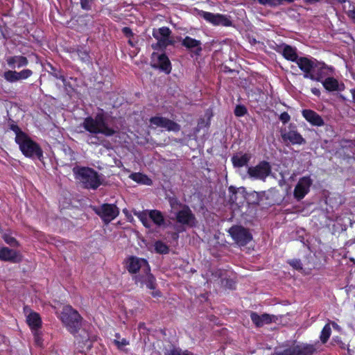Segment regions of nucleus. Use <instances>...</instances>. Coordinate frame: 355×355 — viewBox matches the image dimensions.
I'll use <instances>...</instances> for the list:
<instances>
[{
	"label": "nucleus",
	"instance_id": "56",
	"mask_svg": "<svg viewBox=\"0 0 355 355\" xmlns=\"http://www.w3.org/2000/svg\"><path fill=\"white\" fill-rule=\"evenodd\" d=\"M283 1L292 2V1H293V0H282V3Z\"/></svg>",
	"mask_w": 355,
	"mask_h": 355
},
{
	"label": "nucleus",
	"instance_id": "52",
	"mask_svg": "<svg viewBox=\"0 0 355 355\" xmlns=\"http://www.w3.org/2000/svg\"><path fill=\"white\" fill-rule=\"evenodd\" d=\"M311 92L313 94H314L316 96H319L320 95V90L317 88H313L311 89Z\"/></svg>",
	"mask_w": 355,
	"mask_h": 355
},
{
	"label": "nucleus",
	"instance_id": "32",
	"mask_svg": "<svg viewBox=\"0 0 355 355\" xmlns=\"http://www.w3.org/2000/svg\"><path fill=\"white\" fill-rule=\"evenodd\" d=\"M130 178L138 183L146 185H150L152 184V180L150 178L139 173H132L130 175Z\"/></svg>",
	"mask_w": 355,
	"mask_h": 355
},
{
	"label": "nucleus",
	"instance_id": "6",
	"mask_svg": "<svg viewBox=\"0 0 355 355\" xmlns=\"http://www.w3.org/2000/svg\"><path fill=\"white\" fill-rule=\"evenodd\" d=\"M153 36L157 41L152 44L153 49H165L169 45H173L174 41L171 37V31L168 27H161L153 30Z\"/></svg>",
	"mask_w": 355,
	"mask_h": 355
},
{
	"label": "nucleus",
	"instance_id": "37",
	"mask_svg": "<svg viewBox=\"0 0 355 355\" xmlns=\"http://www.w3.org/2000/svg\"><path fill=\"white\" fill-rule=\"evenodd\" d=\"M33 74V71L30 69H23L19 72L17 71V81L29 78Z\"/></svg>",
	"mask_w": 355,
	"mask_h": 355
},
{
	"label": "nucleus",
	"instance_id": "20",
	"mask_svg": "<svg viewBox=\"0 0 355 355\" xmlns=\"http://www.w3.org/2000/svg\"><path fill=\"white\" fill-rule=\"evenodd\" d=\"M315 65V70L314 72L313 71L312 75L317 79H311L312 80L322 82L324 77L331 74L333 72V69L323 62H319L316 60Z\"/></svg>",
	"mask_w": 355,
	"mask_h": 355
},
{
	"label": "nucleus",
	"instance_id": "17",
	"mask_svg": "<svg viewBox=\"0 0 355 355\" xmlns=\"http://www.w3.org/2000/svg\"><path fill=\"white\" fill-rule=\"evenodd\" d=\"M312 182V180L309 176L300 178L294 189V196L297 200L302 199L309 191Z\"/></svg>",
	"mask_w": 355,
	"mask_h": 355
},
{
	"label": "nucleus",
	"instance_id": "53",
	"mask_svg": "<svg viewBox=\"0 0 355 355\" xmlns=\"http://www.w3.org/2000/svg\"><path fill=\"white\" fill-rule=\"evenodd\" d=\"M350 92L352 95L353 101L355 103V89H351Z\"/></svg>",
	"mask_w": 355,
	"mask_h": 355
},
{
	"label": "nucleus",
	"instance_id": "25",
	"mask_svg": "<svg viewBox=\"0 0 355 355\" xmlns=\"http://www.w3.org/2000/svg\"><path fill=\"white\" fill-rule=\"evenodd\" d=\"M182 44L187 49L193 50L196 54L199 55L202 51L201 42L191 37L186 36L182 41Z\"/></svg>",
	"mask_w": 355,
	"mask_h": 355
},
{
	"label": "nucleus",
	"instance_id": "51",
	"mask_svg": "<svg viewBox=\"0 0 355 355\" xmlns=\"http://www.w3.org/2000/svg\"><path fill=\"white\" fill-rule=\"evenodd\" d=\"M348 16L354 21L355 23V11H349L348 13Z\"/></svg>",
	"mask_w": 355,
	"mask_h": 355
},
{
	"label": "nucleus",
	"instance_id": "35",
	"mask_svg": "<svg viewBox=\"0 0 355 355\" xmlns=\"http://www.w3.org/2000/svg\"><path fill=\"white\" fill-rule=\"evenodd\" d=\"M3 76L5 80L9 83H14L17 81L16 71L8 70L5 71Z\"/></svg>",
	"mask_w": 355,
	"mask_h": 355
},
{
	"label": "nucleus",
	"instance_id": "15",
	"mask_svg": "<svg viewBox=\"0 0 355 355\" xmlns=\"http://www.w3.org/2000/svg\"><path fill=\"white\" fill-rule=\"evenodd\" d=\"M150 123L155 127L162 128L168 131L178 132L180 130V126L177 123L162 116L152 117Z\"/></svg>",
	"mask_w": 355,
	"mask_h": 355
},
{
	"label": "nucleus",
	"instance_id": "36",
	"mask_svg": "<svg viewBox=\"0 0 355 355\" xmlns=\"http://www.w3.org/2000/svg\"><path fill=\"white\" fill-rule=\"evenodd\" d=\"M155 248L156 252L160 254H166L168 252V246L162 241H157L155 243Z\"/></svg>",
	"mask_w": 355,
	"mask_h": 355
},
{
	"label": "nucleus",
	"instance_id": "47",
	"mask_svg": "<svg viewBox=\"0 0 355 355\" xmlns=\"http://www.w3.org/2000/svg\"><path fill=\"white\" fill-rule=\"evenodd\" d=\"M169 202H170V205L172 207V209H177L178 207H181V204L179 203L178 200L175 198H170L169 200Z\"/></svg>",
	"mask_w": 355,
	"mask_h": 355
},
{
	"label": "nucleus",
	"instance_id": "55",
	"mask_svg": "<svg viewBox=\"0 0 355 355\" xmlns=\"http://www.w3.org/2000/svg\"><path fill=\"white\" fill-rule=\"evenodd\" d=\"M153 295L154 296H159V293L158 292H155V293H153Z\"/></svg>",
	"mask_w": 355,
	"mask_h": 355
},
{
	"label": "nucleus",
	"instance_id": "24",
	"mask_svg": "<svg viewBox=\"0 0 355 355\" xmlns=\"http://www.w3.org/2000/svg\"><path fill=\"white\" fill-rule=\"evenodd\" d=\"M298 355H313L319 348V344H309L305 343H297Z\"/></svg>",
	"mask_w": 355,
	"mask_h": 355
},
{
	"label": "nucleus",
	"instance_id": "44",
	"mask_svg": "<svg viewBox=\"0 0 355 355\" xmlns=\"http://www.w3.org/2000/svg\"><path fill=\"white\" fill-rule=\"evenodd\" d=\"M51 68L52 69V72H51V75L53 76L57 79H60L62 81H64V76L62 75L60 71L54 69L52 66H51Z\"/></svg>",
	"mask_w": 355,
	"mask_h": 355
},
{
	"label": "nucleus",
	"instance_id": "48",
	"mask_svg": "<svg viewBox=\"0 0 355 355\" xmlns=\"http://www.w3.org/2000/svg\"><path fill=\"white\" fill-rule=\"evenodd\" d=\"M291 117L289 116V114L284 112L283 113H282L279 116V119L284 123H286L287 122L289 121Z\"/></svg>",
	"mask_w": 355,
	"mask_h": 355
},
{
	"label": "nucleus",
	"instance_id": "57",
	"mask_svg": "<svg viewBox=\"0 0 355 355\" xmlns=\"http://www.w3.org/2000/svg\"><path fill=\"white\" fill-rule=\"evenodd\" d=\"M128 43H129L131 46H133V44H132V41H131L130 40L128 41Z\"/></svg>",
	"mask_w": 355,
	"mask_h": 355
},
{
	"label": "nucleus",
	"instance_id": "40",
	"mask_svg": "<svg viewBox=\"0 0 355 355\" xmlns=\"http://www.w3.org/2000/svg\"><path fill=\"white\" fill-rule=\"evenodd\" d=\"M76 53L83 62H89V55L86 50L78 49Z\"/></svg>",
	"mask_w": 355,
	"mask_h": 355
},
{
	"label": "nucleus",
	"instance_id": "8",
	"mask_svg": "<svg viewBox=\"0 0 355 355\" xmlns=\"http://www.w3.org/2000/svg\"><path fill=\"white\" fill-rule=\"evenodd\" d=\"M200 17H202L209 23L214 26H232V21L230 17L222 15V14H214L209 12L200 10L198 12Z\"/></svg>",
	"mask_w": 355,
	"mask_h": 355
},
{
	"label": "nucleus",
	"instance_id": "3",
	"mask_svg": "<svg viewBox=\"0 0 355 355\" xmlns=\"http://www.w3.org/2000/svg\"><path fill=\"white\" fill-rule=\"evenodd\" d=\"M75 178L86 189H97L101 184L98 173L88 167L75 166L73 168Z\"/></svg>",
	"mask_w": 355,
	"mask_h": 355
},
{
	"label": "nucleus",
	"instance_id": "13",
	"mask_svg": "<svg viewBox=\"0 0 355 355\" xmlns=\"http://www.w3.org/2000/svg\"><path fill=\"white\" fill-rule=\"evenodd\" d=\"M176 221L183 225L192 227L196 223V218L188 206L184 205L175 214Z\"/></svg>",
	"mask_w": 355,
	"mask_h": 355
},
{
	"label": "nucleus",
	"instance_id": "46",
	"mask_svg": "<svg viewBox=\"0 0 355 355\" xmlns=\"http://www.w3.org/2000/svg\"><path fill=\"white\" fill-rule=\"evenodd\" d=\"M33 331H34V340H35V344L38 346H41L42 344L41 336L38 334L37 330Z\"/></svg>",
	"mask_w": 355,
	"mask_h": 355
},
{
	"label": "nucleus",
	"instance_id": "58",
	"mask_svg": "<svg viewBox=\"0 0 355 355\" xmlns=\"http://www.w3.org/2000/svg\"><path fill=\"white\" fill-rule=\"evenodd\" d=\"M91 143H92V144H97V143H96V142H94V141H92Z\"/></svg>",
	"mask_w": 355,
	"mask_h": 355
},
{
	"label": "nucleus",
	"instance_id": "31",
	"mask_svg": "<svg viewBox=\"0 0 355 355\" xmlns=\"http://www.w3.org/2000/svg\"><path fill=\"white\" fill-rule=\"evenodd\" d=\"M275 354L276 355H298L297 344L294 343L284 349L279 348L276 350Z\"/></svg>",
	"mask_w": 355,
	"mask_h": 355
},
{
	"label": "nucleus",
	"instance_id": "21",
	"mask_svg": "<svg viewBox=\"0 0 355 355\" xmlns=\"http://www.w3.org/2000/svg\"><path fill=\"white\" fill-rule=\"evenodd\" d=\"M277 51L282 53L284 58L292 62H295L299 58L296 49L286 44L279 45Z\"/></svg>",
	"mask_w": 355,
	"mask_h": 355
},
{
	"label": "nucleus",
	"instance_id": "49",
	"mask_svg": "<svg viewBox=\"0 0 355 355\" xmlns=\"http://www.w3.org/2000/svg\"><path fill=\"white\" fill-rule=\"evenodd\" d=\"M114 343L117 345L119 348H121L129 344L128 341L125 338H123L121 340H115Z\"/></svg>",
	"mask_w": 355,
	"mask_h": 355
},
{
	"label": "nucleus",
	"instance_id": "26",
	"mask_svg": "<svg viewBox=\"0 0 355 355\" xmlns=\"http://www.w3.org/2000/svg\"><path fill=\"white\" fill-rule=\"evenodd\" d=\"M6 62L11 68H21L28 64L27 58L22 55L10 56L6 58Z\"/></svg>",
	"mask_w": 355,
	"mask_h": 355
},
{
	"label": "nucleus",
	"instance_id": "45",
	"mask_svg": "<svg viewBox=\"0 0 355 355\" xmlns=\"http://www.w3.org/2000/svg\"><path fill=\"white\" fill-rule=\"evenodd\" d=\"M92 0H80L81 8L84 10H89L91 9Z\"/></svg>",
	"mask_w": 355,
	"mask_h": 355
},
{
	"label": "nucleus",
	"instance_id": "12",
	"mask_svg": "<svg viewBox=\"0 0 355 355\" xmlns=\"http://www.w3.org/2000/svg\"><path fill=\"white\" fill-rule=\"evenodd\" d=\"M295 63L298 67L304 72V78L309 79H316L312 75L313 71L315 70L316 60L309 59L306 57H299Z\"/></svg>",
	"mask_w": 355,
	"mask_h": 355
},
{
	"label": "nucleus",
	"instance_id": "38",
	"mask_svg": "<svg viewBox=\"0 0 355 355\" xmlns=\"http://www.w3.org/2000/svg\"><path fill=\"white\" fill-rule=\"evenodd\" d=\"M33 74V71L30 69H23L19 72L17 71V81L29 78Z\"/></svg>",
	"mask_w": 355,
	"mask_h": 355
},
{
	"label": "nucleus",
	"instance_id": "41",
	"mask_svg": "<svg viewBox=\"0 0 355 355\" xmlns=\"http://www.w3.org/2000/svg\"><path fill=\"white\" fill-rule=\"evenodd\" d=\"M246 112L247 110L243 105H237L234 110V114L236 116H242Z\"/></svg>",
	"mask_w": 355,
	"mask_h": 355
},
{
	"label": "nucleus",
	"instance_id": "7",
	"mask_svg": "<svg viewBox=\"0 0 355 355\" xmlns=\"http://www.w3.org/2000/svg\"><path fill=\"white\" fill-rule=\"evenodd\" d=\"M94 212L107 224L116 218L119 214V208L114 204H103L99 207H94Z\"/></svg>",
	"mask_w": 355,
	"mask_h": 355
},
{
	"label": "nucleus",
	"instance_id": "16",
	"mask_svg": "<svg viewBox=\"0 0 355 355\" xmlns=\"http://www.w3.org/2000/svg\"><path fill=\"white\" fill-rule=\"evenodd\" d=\"M134 279L136 284L139 285L140 287H144L145 286L149 289L153 290L155 288V279L150 272V270L141 272V273L136 275L134 277Z\"/></svg>",
	"mask_w": 355,
	"mask_h": 355
},
{
	"label": "nucleus",
	"instance_id": "34",
	"mask_svg": "<svg viewBox=\"0 0 355 355\" xmlns=\"http://www.w3.org/2000/svg\"><path fill=\"white\" fill-rule=\"evenodd\" d=\"M331 330L330 325L329 324H327L322 329L321 334H320V340L322 343H325L328 340V339L331 335Z\"/></svg>",
	"mask_w": 355,
	"mask_h": 355
},
{
	"label": "nucleus",
	"instance_id": "54",
	"mask_svg": "<svg viewBox=\"0 0 355 355\" xmlns=\"http://www.w3.org/2000/svg\"><path fill=\"white\" fill-rule=\"evenodd\" d=\"M227 284L229 283V288H233V285H234V282L232 281H229V280H227Z\"/></svg>",
	"mask_w": 355,
	"mask_h": 355
},
{
	"label": "nucleus",
	"instance_id": "43",
	"mask_svg": "<svg viewBox=\"0 0 355 355\" xmlns=\"http://www.w3.org/2000/svg\"><path fill=\"white\" fill-rule=\"evenodd\" d=\"M289 264L296 270L302 269V263L299 259H293L289 261Z\"/></svg>",
	"mask_w": 355,
	"mask_h": 355
},
{
	"label": "nucleus",
	"instance_id": "18",
	"mask_svg": "<svg viewBox=\"0 0 355 355\" xmlns=\"http://www.w3.org/2000/svg\"><path fill=\"white\" fill-rule=\"evenodd\" d=\"M0 260L19 263L22 260V256L19 251L0 246Z\"/></svg>",
	"mask_w": 355,
	"mask_h": 355
},
{
	"label": "nucleus",
	"instance_id": "9",
	"mask_svg": "<svg viewBox=\"0 0 355 355\" xmlns=\"http://www.w3.org/2000/svg\"><path fill=\"white\" fill-rule=\"evenodd\" d=\"M270 173L271 166L268 162L265 161L260 162L255 166L249 167L248 169V174L250 178L263 181Z\"/></svg>",
	"mask_w": 355,
	"mask_h": 355
},
{
	"label": "nucleus",
	"instance_id": "29",
	"mask_svg": "<svg viewBox=\"0 0 355 355\" xmlns=\"http://www.w3.org/2000/svg\"><path fill=\"white\" fill-rule=\"evenodd\" d=\"M250 159L248 154H236L232 157V161L235 167H242L248 163Z\"/></svg>",
	"mask_w": 355,
	"mask_h": 355
},
{
	"label": "nucleus",
	"instance_id": "1",
	"mask_svg": "<svg viewBox=\"0 0 355 355\" xmlns=\"http://www.w3.org/2000/svg\"><path fill=\"white\" fill-rule=\"evenodd\" d=\"M81 125L89 133L102 134L106 137H111L116 132L108 125L107 118L103 113L85 118Z\"/></svg>",
	"mask_w": 355,
	"mask_h": 355
},
{
	"label": "nucleus",
	"instance_id": "23",
	"mask_svg": "<svg viewBox=\"0 0 355 355\" xmlns=\"http://www.w3.org/2000/svg\"><path fill=\"white\" fill-rule=\"evenodd\" d=\"M302 116L313 125L322 126L324 125V121L322 117L311 110H304L302 111Z\"/></svg>",
	"mask_w": 355,
	"mask_h": 355
},
{
	"label": "nucleus",
	"instance_id": "27",
	"mask_svg": "<svg viewBox=\"0 0 355 355\" xmlns=\"http://www.w3.org/2000/svg\"><path fill=\"white\" fill-rule=\"evenodd\" d=\"M76 342L82 349V351H84L85 349H89L92 347V342L86 331H83L80 335L77 336Z\"/></svg>",
	"mask_w": 355,
	"mask_h": 355
},
{
	"label": "nucleus",
	"instance_id": "39",
	"mask_svg": "<svg viewBox=\"0 0 355 355\" xmlns=\"http://www.w3.org/2000/svg\"><path fill=\"white\" fill-rule=\"evenodd\" d=\"M3 238L5 242L12 247H17L19 245L18 241L14 237L10 235L4 234Z\"/></svg>",
	"mask_w": 355,
	"mask_h": 355
},
{
	"label": "nucleus",
	"instance_id": "50",
	"mask_svg": "<svg viewBox=\"0 0 355 355\" xmlns=\"http://www.w3.org/2000/svg\"><path fill=\"white\" fill-rule=\"evenodd\" d=\"M123 32L127 36L131 35L132 34L131 29L130 28H128V27H124L123 28Z\"/></svg>",
	"mask_w": 355,
	"mask_h": 355
},
{
	"label": "nucleus",
	"instance_id": "30",
	"mask_svg": "<svg viewBox=\"0 0 355 355\" xmlns=\"http://www.w3.org/2000/svg\"><path fill=\"white\" fill-rule=\"evenodd\" d=\"M322 83L324 87L329 92L340 89L338 80L332 77L327 78L324 80L322 81Z\"/></svg>",
	"mask_w": 355,
	"mask_h": 355
},
{
	"label": "nucleus",
	"instance_id": "10",
	"mask_svg": "<svg viewBox=\"0 0 355 355\" xmlns=\"http://www.w3.org/2000/svg\"><path fill=\"white\" fill-rule=\"evenodd\" d=\"M229 232L233 240L240 246L246 245L252 239L251 234L241 226L232 227Z\"/></svg>",
	"mask_w": 355,
	"mask_h": 355
},
{
	"label": "nucleus",
	"instance_id": "14",
	"mask_svg": "<svg viewBox=\"0 0 355 355\" xmlns=\"http://www.w3.org/2000/svg\"><path fill=\"white\" fill-rule=\"evenodd\" d=\"M127 268L130 273L138 274L141 273V272L150 270V266L146 259L134 257L128 259Z\"/></svg>",
	"mask_w": 355,
	"mask_h": 355
},
{
	"label": "nucleus",
	"instance_id": "22",
	"mask_svg": "<svg viewBox=\"0 0 355 355\" xmlns=\"http://www.w3.org/2000/svg\"><path fill=\"white\" fill-rule=\"evenodd\" d=\"M250 318L257 327H262L264 324L272 322L276 317L267 313L259 315L255 312H251Z\"/></svg>",
	"mask_w": 355,
	"mask_h": 355
},
{
	"label": "nucleus",
	"instance_id": "4",
	"mask_svg": "<svg viewBox=\"0 0 355 355\" xmlns=\"http://www.w3.org/2000/svg\"><path fill=\"white\" fill-rule=\"evenodd\" d=\"M137 216L146 228H151L153 224L157 227L165 228L167 223L162 211L157 209H146L144 211H133Z\"/></svg>",
	"mask_w": 355,
	"mask_h": 355
},
{
	"label": "nucleus",
	"instance_id": "19",
	"mask_svg": "<svg viewBox=\"0 0 355 355\" xmlns=\"http://www.w3.org/2000/svg\"><path fill=\"white\" fill-rule=\"evenodd\" d=\"M152 59L154 62L153 65L154 67L159 68L167 73L171 72V62L165 54H158L157 53H153L152 54Z\"/></svg>",
	"mask_w": 355,
	"mask_h": 355
},
{
	"label": "nucleus",
	"instance_id": "11",
	"mask_svg": "<svg viewBox=\"0 0 355 355\" xmlns=\"http://www.w3.org/2000/svg\"><path fill=\"white\" fill-rule=\"evenodd\" d=\"M281 136L284 142L299 145L305 143V139L292 124H290L288 128H284L281 130Z\"/></svg>",
	"mask_w": 355,
	"mask_h": 355
},
{
	"label": "nucleus",
	"instance_id": "33",
	"mask_svg": "<svg viewBox=\"0 0 355 355\" xmlns=\"http://www.w3.org/2000/svg\"><path fill=\"white\" fill-rule=\"evenodd\" d=\"M164 355H190L188 351H182L173 345H169L164 348Z\"/></svg>",
	"mask_w": 355,
	"mask_h": 355
},
{
	"label": "nucleus",
	"instance_id": "2",
	"mask_svg": "<svg viewBox=\"0 0 355 355\" xmlns=\"http://www.w3.org/2000/svg\"><path fill=\"white\" fill-rule=\"evenodd\" d=\"M11 129L15 132V141L19 145L21 153L28 157H37L41 159L43 154L40 147L21 131L17 125H12Z\"/></svg>",
	"mask_w": 355,
	"mask_h": 355
},
{
	"label": "nucleus",
	"instance_id": "42",
	"mask_svg": "<svg viewBox=\"0 0 355 355\" xmlns=\"http://www.w3.org/2000/svg\"><path fill=\"white\" fill-rule=\"evenodd\" d=\"M261 4H269L270 6H277L282 3V0H258Z\"/></svg>",
	"mask_w": 355,
	"mask_h": 355
},
{
	"label": "nucleus",
	"instance_id": "28",
	"mask_svg": "<svg viewBox=\"0 0 355 355\" xmlns=\"http://www.w3.org/2000/svg\"><path fill=\"white\" fill-rule=\"evenodd\" d=\"M27 322L33 331H36L41 326V318L35 312L30 313L26 318Z\"/></svg>",
	"mask_w": 355,
	"mask_h": 355
},
{
	"label": "nucleus",
	"instance_id": "5",
	"mask_svg": "<svg viewBox=\"0 0 355 355\" xmlns=\"http://www.w3.org/2000/svg\"><path fill=\"white\" fill-rule=\"evenodd\" d=\"M60 320L71 334L76 333L81 327V316L70 306L63 307L60 313Z\"/></svg>",
	"mask_w": 355,
	"mask_h": 355
}]
</instances>
